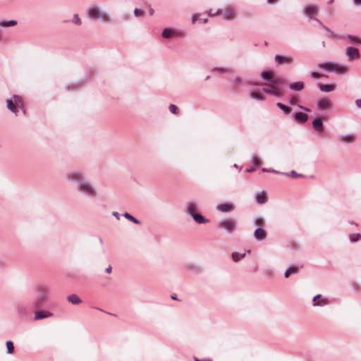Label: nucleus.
I'll return each instance as SVG.
<instances>
[{"label": "nucleus", "instance_id": "c756f323", "mask_svg": "<svg viewBox=\"0 0 361 361\" xmlns=\"http://www.w3.org/2000/svg\"><path fill=\"white\" fill-rule=\"evenodd\" d=\"M250 97L257 100L262 101L264 99V97L259 92H252L250 94Z\"/></svg>", "mask_w": 361, "mask_h": 361}, {"label": "nucleus", "instance_id": "ea45409f", "mask_svg": "<svg viewBox=\"0 0 361 361\" xmlns=\"http://www.w3.org/2000/svg\"><path fill=\"white\" fill-rule=\"evenodd\" d=\"M134 15L137 17L142 16L144 15V11L139 8H135L134 10Z\"/></svg>", "mask_w": 361, "mask_h": 361}, {"label": "nucleus", "instance_id": "f704fd0d", "mask_svg": "<svg viewBox=\"0 0 361 361\" xmlns=\"http://www.w3.org/2000/svg\"><path fill=\"white\" fill-rule=\"evenodd\" d=\"M329 303L326 299H322L313 303L314 306H324Z\"/></svg>", "mask_w": 361, "mask_h": 361}, {"label": "nucleus", "instance_id": "9b49d317", "mask_svg": "<svg viewBox=\"0 0 361 361\" xmlns=\"http://www.w3.org/2000/svg\"><path fill=\"white\" fill-rule=\"evenodd\" d=\"M346 54L349 61H353L360 58V53L357 48L349 47L346 49Z\"/></svg>", "mask_w": 361, "mask_h": 361}, {"label": "nucleus", "instance_id": "4d7b16f0", "mask_svg": "<svg viewBox=\"0 0 361 361\" xmlns=\"http://www.w3.org/2000/svg\"><path fill=\"white\" fill-rule=\"evenodd\" d=\"M262 171H264V172H270V171H271V169H266V168H263V169H262Z\"/></svg>", "mask_w": 361, "mask_h": 361}, {"label": "nucleus", "instance_id": "8fccbe9b", "mask_svg": "<svg viewBox=\"0 0 361 361\" xmlns=\"http://www.w3.org/2000/svg\"><path fill=\"white\" fill-rule=\"evenodd\" d=\"M113 216H114L118 220L120 219V214L117 212H114L112 213Z\"/></svg>", "mask_w": 361, "mask_h": 361}, {"label": "nucleus", "instance_id": "6ab92c4d", "mask_svg": "<svg viewBox=\"0 0 361 361\" xmlns=\"http://www.w3.org/2000/svg\"><path fill=\"white\" fill-rule=\"evenodd\" d=\"M318 11V8L316 6H307L304 10V13L306 16H310L312 14H314Z\"/></svg>", "mask_w": 361, "mask_h": 361}, {"label": "nucleus", "instance_id": "dca6fc26", "mask_svg": "<svg viewBox=\"0 0 361 361\" xmlns=\"http://www.w3.org/2000/svg\"><path fill=\"white\" fill-rule=\"evenodd\" d=\"M312 126L314 129L317 132H323L324 127H323V122L320 118H315L312 121Z\"/></svg>", "mask_w": 361, "mask_h": 361}, {"label": "nucleus", "instance_id": "13d9d810", "mask_svg": "<svg viewBox=\"0 0 361 361\" xmlns=\"http://www.w3.org/2000/svg\"><path fill=\"white\" fill-rule=\"evenodd\" d=\"M270 173H279V171H276V170H274V169L271 170ZM280 174H281V173H280Z\"/></svg>", "mask_w": 361, "mask_h": 361}, {"label": "nucleus", "instance_id": "4468645a", "mask_svg": "<svg viewBox=\"0 0 361 361\" xmlns=\"http://www.w3.org/2000/svg\"><path fill=\"white\" fill-rule=\"evenodd\" d=\"M233 207L230 203H221L216 206V209L221 212H228L233 210Z\"/></svg>", "mask_w": 361, "mask_h": 361}, {"label": "nucleus", "instance_id": "a18cd8bd", "mask_svg": "<svg viewBox=\"0 0 361 361\" xmlns=\"http://www.w3.org/2000/svg\"><path fill=\"white\" fill-rule=\"evenodd\" d=\"M355 104L357 108H361V99H356Z\"/></svg>", "mask_w": 361, "mask_h": 361}, {"label": "nucleus", "instance_id": "39448f33", "mask_svg": "<svg viewBox=\"0 0 361 361\" xmlns=\"http://www.w3.org/2000/svg\"><path fill=\"white\" fill-rule=\"evenodd\" d=\"M7 108L17 115L18 108L21 109L25 114V111L23 107V103L20 97L17 95H13L10 99L6 101Z\"/></svg>", "mask_w": 361, "mask_h": 361}, {"label": "nucleus", "instance_id": "0eeeda50", "mask_svg": "<svg viewBox=\"0 0 361 361\" xmlns=\"http://www.w3.org/2000/svg\"><path fill=\"white\" fill-rule=\"evenodd\" d=\"M66 178L68 180L75 182V181H82L84 178V173L82 171L79 170L71 171L68 172L66 174Z\"/></svg>", "mask_w": 361, "mask_h": 361}, {"label": "nucleus", "instance_id": "412c9836", "mask_svg": "<svg viewBox=\"0 0 361 361\" xmlns=\"http://www.w3.org/2000/svg\"><path fill=\"white\" fill-rule=\"evenodd\" d=\"M290 89L295 91H300L303 89L304 84L302 82H295L290 85Z\"/></svg>", "mask_w": 361, "mask_h": 361}, {"label": "nucleus", "instance_id": "79ce46f5", "mask_svg": "<svg viewBox=\"0 0 361 361\" xmlns=\"http://www.w3.org/2000/svg\"><path fill=\"white\" fill-rule=\"evenodd\" d=\"M200 19V14L198 13H194L192 16V24H195L196 23L197 20H199Z\"/></svg>", "mask_w": 361, "mask_h": 361}, {"label": "nucleus", "instance_id": "e433bc0d", "mask_svg": "<svg viewBox=\"0 0 361 361\" xmlns=\"http://www.w3.org/2000/svg\"><path fill=\"white\" fill-rule=\"evenodd\" d=\"M360 238H361V234H360V233L353 234L350 236V240L351 242H356L358 240H360Z\"/></svg>", "mask_w": 361, "mask_h": 361}, {"label": "nucleus", "instance_id": "bf43d9fd", "mask_svg": "<svg viewBox=\"0 0 361 361\" xmlns=\"http://www.w3.org/2000/svg\"><path fill=\"white\" fill-rule=\"evenodd\" d=\"M235 168L238 169L239 171L241 170V167H239L237 164H234L233 166Z\"/></svg>", "mask_w": 361, "mask_h": 361}, {"label": "nucleus", "instance_id": "f03ea898", "mask_svg": "<svg viewBox=\"0 0 361 361\" xmlns=\"http://www.w3.org/2000/svg\"><path fill=\"white\" fill-rule=\"evenodd\" d=\"M86 13L87 16L91 20L99 19L104 23H109L111 21L109 15L97 6H90L87 9Z\"/></svg>", "mask_w": 361, "mask_h": 361}, {"label": "nucleus", "instance_id": "0e129e2a", "mask_svg": "<svg viewBox=\"0 0 361 361\" xmlns=\"http://www.w3.org/2000/svg\"><path fill=\"white\" fill-rule=\"evenodd\" d=\"M171 298H172V299H173V300H176V296H172Z\"/></svg>", "mask_w": 361, "mask_h": 361}, {"label": "nucleus", "instance_id": "ddd939ff", "mask_svg": "<svg viewBox=\"0 0 361 361\" xmlns=\"http://www.w3.org/2000/svg\"><path fill=\"white\" fill-rule=\"evenodd\" d=\"M254 237L258 240H262L266 238L267 233L262 227H258L254 232Z\"/></svg>", "mask_w": 361, "mask_h": 361}, {"label": "nucleus", "instance_id": "a19ab883", "mask_svg": "<svg viewBox=\"0 0 361 361\" xmlns=\"http://www.w3.org/2000/svg\"><path fill=\"white\" fill-rule=\"evenodd\" d=\"M169 111L172 113V114H177L178 113V108L176 105L174 104H170L169 106Z\"/></svg>", "mask_w": 361, "mask_h": 361}, {"label": "nucleus", "instance_id": "cd10ccee", "mask_svg": "<svg viewBox=\"0 0 361 361\" xmlns=\"http://www.w3.org/2000/svg\"><path fill=\"white\" fill-rule=\"evenodd\" d=\"M298 271V269L297 267H291L286 269L285 272V277L288 278L290 274H295Z\"/></svg>", "mask_w": 361, "mask_h": 361}, {"label": "nucleus", "instance_id": "69168bd1", "mask_svg": "<svg viewBox=\"0 0 361 361\" xmlns=\"http://www.w3.org/2000/svg\"><path fill=\"white\" fill-rule=\"evenodd\" d=\"M195 361H200V360L196 358V359H195Z\"/></svg>", "mask_w": 361, "mask_h": 361}, {"label": "nucleus", "instance_id": "3c124183", "mask_svg": "<svg viewBox=\"0 0 361 361\" xmlns=\"http://www.w3.org/2000/svg\"><path fill=\"white\" fill-rule=\"evenodd\" d=\"M353 1L355 5H357V6L361 5V0H353Z\"/></svg>", "mask_w": 361, "mask_h": 361}, {"label": "nucleus", "instance_id": "6e6d98bb", "mask_svg": "<svg viewBox=\"0 0 361 361\" xmlns=\"http://www.w3.org/2000/svg\"><path fill=\"white\" fill-rule=\"evenodd\" d=\"M111 267H109L106 269V273H111Z\"/></svg>", "mask_w": 361, "mask_h": 361}, {"label": "nucleus", "instance_id": "423d86ee", "mask_svg": "<svg viewBox=\"0 0 361 361\" xmlns=\"http://www.w3.org/2000/svg\"><path fill=\"white\" fill-rule=\"evenodd\" d=\"M161 37L165 39H169L171 38H180L183 37V32L173 27H169L164 28L161 32Z\"/></svg>", "mask_w": 361, "mask_h": 361}, {"label": "nucleus", "instance_id": "c85d7f7f", "mask_svg": "<svg viewBox=\"0 0 361 361\" xmlns=\"http://www.w3.org/2000/svg\"><path fill=\"white\" fill-rule=\"evenodd\" d=\"M276 106H278L281 110H282V111L284 112V114H290V109L288 106H286V105L283 104L282 103L278 102V103L276 104Z\"/></svg>", "mask_w": 361, "mask_h": 361}, {"label": "nucleus", "instance_id": "4be33fe9", "mask_svg": "<svg viewBox=\"0 0 361 361\" xmlns=\"http://www.w3.org/2000/svg\"><path fill=\"white\" fill-rule=\"evenodd\" d=\"M246 255V252H244L243 253H240L238 252H234L232 253V259L234 262H238L240 259H243Z\"/></svg>", "mask_w": 361, "mask_h": 361}, {"label": "nucleus", "instance_id": "680f3d73", "mask_svg": "<svg viewBox=\"0 0 361 361\" xmlns=\"http://www.w3.org/2000/svg\"><path fill=\"white\" fill-rule=\"evenodd\" d=\"M217 70H218V71H221V72H222V73L226 72V71H225V70L221 69V68H218Z\"/></svg>", "mask_w": 361, "mask_h": 361}, {"label": "nucleus", "instance_id": "9d476101", "mask_svg": "<svg viewBox=\"0 0 361 361\" xmlns=\"http://www.w3.org/2000/svg\"><path fill=\"white\" fill-rule=\"evenodd\" d=\"M275 62L278 65L287 64L290 65L293 62V58L291 56L276 55L275 56Z\"/></svg>", "mask_w": 361, "mask_h": 361}, {"label": "nucleus", "instance_id": "473e14b6", "mask_svg": "<svg viewBox=\"0 0 361 361\" xmlns=\"http://www.w3.org/2000/svg\"><path fill=\"white\" fill-rule=\"evenodd\" d=\"M254 224L255 226H258L259 227L264 226V221L260 217H257L254 219Z\"/></svg>", "mask_w": 361, "mask_h": 361}, {"label": "nucleus", "instance_id": "72a5a7b5", "mask_svg": "<svg viewBox=\"0 0 361 361\" xmlns=\"http://www.w3.org/2000/svg\"><path fill=\"white\" fill-rule=\"evenodd\" d=\"M7 353L11 354L13 353L14 347L13 343L11 341L6 342Z\"/></svg>", "mask_w": 361, "mask_h": 361}, {"label": "nucleus", "instance_id": "bb28decb", "mask_svg": "<svg viewBox=\"0 0 361 361\" xmlns=\"http://www.w3.org/2000/svg\"><path fill=\"white\" fill-rule=\"evenodd\" d=\"M256 200L259 204H263L267 201V197L264 192L256 195Z\"/></svg>", "mask_w": 361, "mask_h": 361}, {"label": "nucleus", "instance_id": "7c9ffc66", "mask_svg": "<svg viewBox=\"0 0 361 361\" xmlns=\"http://www.w3.org/2000/svg\"><path fill=\"white\" fill-rule=\"evenodd\" d=\"M123 216L136 224H139L140 223V221H138L137 219H135V217H133L132 215L127 212L123 214Z\"/></svg>", "mask_w": 361, "mask_h": 361}, {"label": "nucleus", "instance_id": "a878e982", "mask_svg": "<svg viewBox=\"0 0 361 361\" xmlns=\"http://www.w3.org/2000/svg\"><path fill=\"white\" fill-rule=\"evenodd\" d=\"M318 67L321 69H324L328 71H331V62L326 61L318 64Z\"/></svg>", "mask_w": 361, "mask_h": 361}, {"label": "nucleus", "instance_id": "1a4fd4ad", "mask_svg": "<svg viewBox=\"0 0 361 361\" xmlns=\"http://www.w3.org/2000/svg\"><path fill=\"white\" fill-rule=\"evenodd\" d=\"M236 13L237 11L233 6H228L221 14L224 20H231L235 18Z\"/></svg>", "mask_w": 361, "mask_h": 361}, {"label": "nucleus", "instance_id": "49530a36", "mask_svg": "<svg viewBox=\"0 0 361 361\" xmlns=\"http://www.w3.org/2000/svg\"><path fill=\"white\" fill-rule=\"evenodd\" d=\"M199 20H200L201 23H207V21H208V20H207V18H200V17Z\"/></svg>", "mask_w": 361, "mask_h": 361}, {"label": "nucleus", "instance_id": "aec40b11", "mask_svg": "<svg viewBox=\"0 0 361 361\" xmlns=\"http://www.w3.org/2000/svg\"><path fill=\"white\" fill-rule=\"evenodd\" d=\"M67 300L68 302L74 305H78L81 302L80 298L75 294L68 295Z\"/></svg>", "mask_w": 361, "mask_h": 361}, {"label": "nucleus", "instance_id": "2eb2a0df", "mask_svg": "<svg viewBox=\"0 0 361 361\" xmlns=\"http://www.w3.org/2000/svg\"><path fill=\"white\" fill-rule=\"evenodd\" d=\"M317 105L319 110H326L330 107L331 102L327 99H323L319 100Z\"/></svg>", "mask_w": 361, "mask_h": 361}, {"label": "nucleus", "instance_id": "f3484780", "mask_svg": "<svg viewBox=\"0 0 361 361\" xmlns=\"http://www.w3.org/2000/svg\"><path fill=\"white\" fill-rule=\"evenodd\" d=\"M308 118V116L303 112H298L294 116V120L297 122L304 123Z\"/></svg>", "mask_w": 361, "mask_h": 361}, {"label": "nucleus", "instance_id": "2f4dec72", "mask_svg": "<svg viewBox=\"0 0 361 361\" xmlns=\"http://www.w3.org/2000/svg\"><path fill=\"white\" fill-rule=\"evenodd\" d=\"M221 13H222V10L221 9H218L215 12H214L212 9H209V10L207 11V14L209 17H214V16L220 15Z\"/></svg>", "mask_w": 361, "mask_h": 361}, {"label": "nucleus", "instance_id": "603ef678", "mask_svg": "<svg viewBox=\"0 0 361 361\" xmlns=\"http://www.w3.org/2000/svg\"><path fill=\"white\" fill-rule=\"evenodd\" d=\"M278 0H267V3L269 4H274L277 2Z\"/></svg>", "mask_w": 361, "mask_h": 361}, {"label": "nucleus", "instance_id": "f257e3e1", "mask_svg": "<svg viewBox=\"0 0 361 361\" xmlns=\"http://www.w3.org/2000/svg\"><path fill=\"white\" fill-rule=\"evenodd\" d=\"M262 78L269 83L264 85L262 91L269 94L274 95L277 97L283 96L282 88L280 85H285L284 81L276 75L272 71H264L262 72Z\"/></svg>", "mask_w": 361, "mask_h": 361}, {"label": "nucleus", "instance_id": "5701e85b", "mask_svg": "<svg viewBox=\"0 0 361 361\" xmlns=\"http://www.w3.org/2000/svg\"><path fill=\"white\" fill-rule=\"evenodd\" d=\"M340 140L343 142L351 143L354 141V137L353 135H343L340 137Z\"/></svg>", "mask_w": 361, "mask_h": 361}, {"label": "nucleus", "instance_id": "e2e57ef3", "mask_svg": "<svg viewBox=\"0 0 361 361\" xmlns=\"http://www.w3.org/2000/svg\"><path fill=\"white\" fill-rule=\"evenodd\" d=\"M236 81H237L238 82H240V78H236Z\"/></svg>", "mask_w": 361, "mask_h": 361}, {"label": "nucleus", "instance_id": "b1692460", "mask_svg": "<svg viewBox=\"0 0 361 361\" xmlns=\"http://www.w3.org/2000/svg\"><path fill=\"white\" fill-rule=\"evenodd\" d=\"M335 89V87L332 85H319V90L322 92H329L334 91Z\"/></svg>", "mask_w": 361, "mask_h": 361}, {"label": "nucleus", "instance_id": "de8ad7c7", "mask_svg": "<svg viewBox=\"0 0 361 361\" xmlns=\"http://www.w3.org/2000/svg\"><path fill=\"white\" fill-rule=\"evenodd\" d=\"M321 297H322V295H320V294H318L316 296H314L313 298V302H317V300H319Z\"/></svg>", "mask_w": 361, "mask_h": 361}, {"label": "nucleus", "instance_id": "6e6552de", "mask_svg": "<svg viewBox=\"0 0 361 361\" xmlns=\"http://www.w3.org/2000/svg\"><path fill=\"white\" fill-rule=\"evenodd\" d=\"M219 227L228 233H232L236 226L235 221L232 219H224L219 223Z\"/></svg>", "mask_w": 361, "mask_h": 361}, {"label": "nucleus", "instance_id": "052dcab7", "mask_svg": "<svg viewBox=\"0 0 361 361\" xmlns=\"http://www.w3.org/2000/svg\"><path fill=\"white\" fill-rule=\"evenodd\" d=\"M149 14H150V15H153V13H154V9L151 8V9H149Z\"/></svg>", "mask_w": 361, "mask_h": 361}, {"label": "nucleus", "instance_id": "864d4df0", "mask_svg": "<svg viewBox=\"0 0 361 361\" xmlns=\"http://www.w3.org/2000/svg\"><path fill=\"white\" fill-rule=\"evenodd\" d=\"M298 107H299L300 109H303V110L306 111H310V109H309L305 108V107H303L302 106L299 105V106H298Z\"/></svg>", "mask_w": 361, "mask_h": 361}, {"label": "nucleus", "instance_id": "09e8293b", "mask_svg": "<svg viewBox=\"0 0 361 361\" xmlns=\"http://www.w3.org/2000/svg\"><path fill=\"white\" fill-rule=\"evenodd\" d=\"M296 101H297L296 98H292L290 100L289 103H290V105H295V103H296Z\"/></svg>", "mask_w": 361, "mask_h": 361}, {"label": "nucleus", "instance_id": "4c0bfd02", "mask_svg": "<svg viewBox=\"0 0 361 361\" xmlns=\"http://www.w3.org/2000/svg\"><path fill=\"white\" fill-rule=\"evenodd\" d=\"M73 22L77 25H80L82 23L81 19L78 14H75L73 16Z\"/></svg>", "mask_w": 361, "mask_h": 361}, {"label": "nucleus", "instance_id": "f8f14e48", "mask_svg": "<svg viewBox=\"0 0 361 361\" xmlns=\"http://www.w3.org/2000/svg\"><path fill=\"white\" fill-rule=\"evenodd\" d=\"M331 71L337 74H344L347 72V66L343 64L331 62Z\"/></svg>", "mask_w": 361, "mask_h": 361}, {"label": "nucleus", "instance_id": "c9c22d12", "mask_svg": "<svg viewBox=\"0 0 361 361\" xmlns=\"http://www.w3.org/2000/svg\"><path fill=\"white\" fill-rule=\"evenodd\" d=\"M348 39L351 43H359L361 42V39H360L357 37L353 36V35H348Z\"/></svg>", "mask_w": 361, "mask_h": 361}, {"label": "nucleus", "instance_id": "c03bdc74", "mask_svg": "<svg viewBox=\"0 0 361 361\" xmlns=\"http://www.w3.org/2000/svg\"><path fill=\"white\" fill-rule=\"evenodd\" d=\"M312 76L314 78H319L322 75L317 73V72H312Z\"/></svg>", "mask_w": 361, "mask_h": 361}, {"label": "nucleus", "instance_id": "58836bf2", "mask_svg": "<svg viewBox=\"0 0 361 361\" xmlns=\"http://www.w3.org/2000/svg\"><path fill=\"white\" fill-rule=\"evenodd\" d=\"M281 175H286L287 176H290L295 177V178L301 176L300 174L297 173L295 171H292L290 174L289 173H281Z\"/></svg>", "mask_w": 361, "mask_h": 361}, {"label": "nucleus", "instance_id": "7ed1b4c3", "mask_svg": "<svg viewBox=\"0 0 361 361\" xmlns=\"http://www.w3.org/2000/svg\"><path fill=\"white\" fill-rule=\"evenodd\" d=\"M198 210V205L194 202H188L185 205V212L188 215H190L197 224H206L209 222L208 219L197 213Z\"/></svg>", "mask_w": 361, "mask_h": 361}, {"label": "nucleus", "instance_id": "a211bd4d", "mask_svg": "<svg viewBox=\"0 0 361 361\" xmlns=\"http://www.w3.org/2000/svg\"><path fill=\"white\" fill-rule=\"evenodd\" d=\"M51 315H52V314L48 311H44V312L37 311L35 314V319H36V320L42 319L44 318L51 317Z\"/></svg>", "mask_w": 361, "mask_h": 361}, {"label": "nucleus", "instance_id": "37998d69", "mask_svg": "<svg viewBox=\"0 0 361 361\" xmlns=\"http://www.w3.org/2000/svg\"><path fill=\"white\" fill-rule=\"evenodd\" d=\"M252 161L253 164H256L257 166H259V159L257 157H253L252 158Z\"/></svg>", "mask_w": 361, "mask_h": 361}, {"label": "nucleus", "instance_id": "5fc2aeb1", "mask_svg": "<svg viewBox=\"0 0 361 361\" xmlns=\"http://www.w3.org/2000/svg\"><path fill=\"white\" fill-rule=\"evenodd\" d=\"M255 171V168L254 167H251V168H249L246 170L247 172H252Z\"/></svg>", "mask_w": 361, "mask_h": 361}, {"label": "nucleus", "instance_id": "393cba45", "mask_svg": "<svg viewBox=\"0 0 361 361\" xmlns=\"http://www.w3.org/2000/svg\"><path fill=\"white\" fill-rule=\"evenodd\" d=\"M16 24L17 21L15 20L0 21V27H11L16 25Z\"/></svg>", "mask_w": 361, "mask_h": 361}, {"label": "nucleus", "instance_id": "20e7f679", "mask_svg": "<svg viewBox=\"0 0 361 361\" xmlns=\"http://www.w3.org/2000/svg\"><path fill=\"white\" fill-rule=\"evenodd\" d=\"M78 190L82 194L93 197L97 194V190L94 186L89 181L82 180L77 185Z\"/></svg>", "mask_w": 361, "mask_h": 361}]
</instances>
